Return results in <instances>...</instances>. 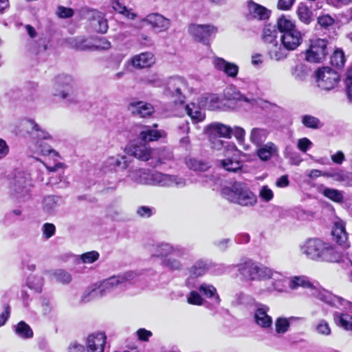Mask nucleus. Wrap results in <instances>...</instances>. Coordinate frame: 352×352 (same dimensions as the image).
I'll return each instance as SVG.
<instances>
[{"label":"nucleus","mask_w":352,"mask_h":352,"mask_svg":"<svg viewBox=\"0 0 352 352\" xmlns=\"http://www.w3.org/2000/svg\"><path fill=\"white\" fill-rule=\"evenodd\" d=\"M131 160L124 155L107 157L102 166L104 174L116 173L118 168L127 170L126 179L137 184L147 185L150 170L147 168L131 167Z\"/></svg>","instance_id":"1"},{"label":"nucleus","mask_w":352,"mask_h":352,"mask_svg":"<svg viewBox=\"0 0 352 352\" xmlns=\"http://www.w3.org/2000/svg\"><path fill=\"white\" fill-rule=\"evenodd\" d=\"M300 250L307 258L315 261L339 262L341 254L334 247L318 238H310L299 245Z\"/></svg>","instance_id":"2"},{"label":"nucleus","mask_w":352,"mask_h":352,"mask_svg":"<svg viewBox=\"0 0 352 352\" xmlns=\"http://www.w3.org/2000/svg\"><path fill=\"white\" fill-rule=\"evenodd\" d=\"M137 276V273L132 271L111 276L104 280L98 287L87 289L82 296V300L88 302L95 298L104 296L117 288L125 287L126 284L135 280Z\"/></svg>","instance_id":"3"},{"label":"nucleus","mask_w":352,"mask_h":352,"mask_svg":"<svg viewBox=\"0 0 352 352\" xmlns=\"http://www.w3.org/2000/svg\"><path fill=\"white\" fill-rule=\"evenodd\" d=\"M304 34L298 30L281 34V44L276 43L275 46L270 47L268 55L272 60L280 61L288 56L289 51L296 50L303 41Z\"/></svg>","instance_id":"4"},{"label":"nucleus","mask_w":352,"mask_h":352,"mask_svg":"<svg viewBox=\"0 0 352 352\" xmlns=\"http://www.w3.org/2000/svg\"><path fill=\"white\" fill-rule=\"evenodd\" d=\"M33 186L30 175L25 171L17 170L10 182L9 193L16 201H25L31 198Z\"/></svg>","instance_id":"5"},{"label":"nucleus","mask_w":352,"mask_h":352,"mask_svg":"<svg viewBox=\"0 0 352 352\" xmlns=\"http://www.w3.org/2000/svg\"><path fill=\"white\" fill-rule=\"evenodd\" d=\"M223 192L228 200L241 206H254L257 201L256 195L240 182H235L230 188L224 189Z\"/></svg>","instance_id":"6"},{"label":"nucleus","mask_w":352,"mask_h":352,"mask_svg":"<svg viewBox=\"0 0 352 352\" xmlns=\"http://www.w3.org/2000/svg\"><path fill=\"white\" fill-rule=\"evenodd\" d=\"M164 86V94L173 99L175 103H184L186 94L190 91L186 80L180 76L170 77Z\"/></svg>","instance_id":"7"},{"label":"nucleus","mask_w":352,"mask_h":352,"mask_svg":"<svg viewBox=\"0 0 352 352\" xmlns=\"http://www.w3.org/2000/svg\"><path fill=\"white\" fill-rule=\"evenodd\" d=\"M327 45L328 41L326 39H310L308 47L305 52V60L311 63H322L328 55Z\"/></svg>","instance_id":"8"},{"label":"nucleus","mask_w":352,"mask_h":352,"mask_svg":"<svg viewBox=\"0 0 352 352\" xmlns=\"http://www.w3.org/2000/svg\"><path fill=\"white\" fill-rule=\"evenodd\" d=\"M269 280V282L266 283L264 287L258 289V294L283 293L287 291L289 279L281 273L270 268L265 278V280Z\"/></svg>","instance_id":"9"},{"label":"nucleus","mask_w":352,"mask_h":352,"mask_svg":"<svg viewBox=\"0 0 352 352\" xmlns=\"http://www.w3.org/2000/svg\"><path fill=\"white\" fill-rule=\"evenodd\" d=\"M145 248L151 256L164 258L170 255L183 256L186 253L185 248L173 246L168 243H148Z\"/></svg>","instance_id":"10"},{"label":"nucleus","mask_w":352,"mask_h":352,"mask_svg":"<svg viewBox=\"0 0 352 352\" xmlns=\"http://www.w3.org/2000/svg\"><path fill=\"white\" fill-rule=\"evenodd\" d=\"M270 267L250 260L238 265V271L246 280H265Z\"/></svg>","instance_id":"11"},{"label":"nucleus","mask_w":352,"mask_h":352,"mask_svg":"<svg viewBox=\"0 0 352 352\" xmlns=\"http://www.w3.org/2000/svg\"><path fill=\"white\" fill-rule=\"evenodd\" d=\"M241 152L237 149L234 144H227L226 146L225 159L219 160L221 167L229 172L236 173L242 168V162L240 159Z\"/></svg>","instance_id":"12"},{"label":"nucleus","mask_w":352,"mask_h":352,"mask_svg":"<svg viewBox=\"0 0 352 352\" xmlns=\"http://www.w3.org/2000/svg\"><path fill=\"white\" fill-rule=\"evenodd\" d=\"M73 84L74 80L70 76L59 75L55 79L54 96H60L69 102H74L76 99L73 94Z\"/></svg>","instance_id":"13"},{"label":"nucleus","mask_w":352,"mask_h":352,"mask_svg":"<svg viewBox=\"0 0 352 352\" xmlns=\"http://www.w3.org/2000/svg\"><path fill=\"white\" fill-rule=\"evenodd\" d=\"M316 78L318 86L326 91L333 89L340 81L339 74L328 67L318 69L316 72Z\"/></svg>","instance_id":"14"},{"label":"nucleus","mask_w":352,"mask_h":352,"mask_svg":"<svg viewBox=\"0 0 352 352\" xmlns=\"http://www.w3.org/2000/svg\"><path fill=\"white\" fill-rule=\"evenodd\" d=\"M189 33L198 41L208 45L209 38L215 34L218 29L217 27L210 25L192 24L189 26Z\"/></svg>","instance_id":"15"},{"label":"nucleus","mask_w":352,"mask_h":352,"mask_svg":"<svg viewBox=\"0 0 352 352\" xmlns=\"http://www.w3.org/2000/svg\"><path fill=\"white\" fill-rule=\"evenodd\" d=\"M126 150L129 155L143 162L148 161L153 158L155 155V150L151 148L146 143L133 144L129 146Z\"/></svg>","instance_id":"16"},{"label":"nucleus","mask_w":352,"mask_h":352,"mask_svg":"<svg viewBox=\"0 0 352 352\" xmlns=\"http://www.w3.org/2000/svg\"><path fill=\"white\" fill-rule=\"evenodd\" d=\"M270 307L262 303H256L254 313L255 323L261 328H269L272 324V318L268 315Z\"/></svg>","instance_id":"17"},{"label":"nucleus","mask_w":352,"mask_h":352,"mask_svg":"<svg viewBox=\"0 0 352 352\" xmlns=\"http://www.w3.org/2000/svg\"><path fill=\"white\" fill-rule=\"evenodd\" d=\"M288 286L292 290H296L299 287L308 289L311 291V294L315 296L317 298L318 292L322 290L318 289L311 283L309 278L306 276H295L289 279Z\"/></svg>","instance_id":"18"},{"label":"nucleus","mask_w":352,"mask_h":352,"mask_svg":"<svg viewBox=\"0 0 352 352\" xmlns=\"http://www.w3.org/2000/svg\"><path fill=\"white\" fill-rule=\"evenodd\" d=\"M318 299L327 304L339 307H343L344 309L352 313V303L341 297L333 295L327 290H322L318 292Z\"/></svg>","instance_id":"19"},{"label":"nucleus","mask_w":352,"mask_h":352,"mask_svg":"<svg viewBox=\"0 0 352 352\" xmlns=\"http://www.w3.org/2000/svg\"><path fill=\"white\" fill-rule=\"evenodd\" d=\"M142 21L158 32H165L170 26V21L159 13L148 14Z\"/></svg>","instance_id":"20"},{"label":"nucleus","mask_w":352,"mask_h":352,"mask_svg":"<svg viewBox=\"0 0 352 352\" xmlns=\"http://www.w3.org/2000/svg\"><path fill=\"white\" fill-rule=\"evenodd\" d=\"M128 110L133 116L146 118L154 113L153 106L144 101H133L128 105Z\"/></svg>","instance_id":"21"},{"label":"nucleus","mask_w":352,"mask_h":352,"mask_svg":"<svg viewBox=\"0 0 352 352\" xmlns=\"http://www.w3.org/2000/svg\"><path fill=\"white\" fill-rule=\"evenodd\" d=\"M212 63L217 70L223 72L229 77L235 78L238 74L239 67L235 63L217 56L212 58Z\"/></svg>","instance_id":"22"},{"label":"nucleus","mask_w":352,"mask_h":352,"mask_svg":"<svg viewBox=\"0 0 352 352\" xmlns=\"http://www.w3.org/2000/svg\"><path fill=\"white\" fill-rule=\"evenodd\" d=\"M89 23L91 28L98 33L105 34L109 28L104 14L98 10L91 11Z\"/></svg>","instance_id":"23"},{"label":"nucleus","mask_w":352,"mask_h":352,"mask_svg":"<svg viewBox=\"0 0 352 352\" xmlns=\"http://www.w3.org/2000/svg\"><path fill=\"white\" fill-rule=\"evenodd\" d=\"M331 234L333 239L338 244L343 246L344 248H348L349 247V244L347 241L348 234L345 230V223L342 221L338 220L334 222Z\"/></svg>","instance_id":"24"},{"label":"nucleus","mask_w":352,"mask_h":352,"mask_svg":"<svg viewBox=\"0 0 352 352\" xmlns=\"http://www.w3.org/2000/svg\"><path fill=\"white\" fill-rule=\"evenodd\" d=\"M106 338L102 332L90 335L87 340V352H104Z\"/></svg>","instance_id":"25"},{"label":"nucleus","mask_w":352,"mask_h":352,"mask_svg":"<svg viewBox=\"0 0 352 352\" xmlns=\"http://www.w3.org/2000/svg\"><path fill=\"white\" fill-rule=\"evenodd\" d=\"M256 155L262 162H267L274 155H278V148L272 142L257 146Z\"/></svg>","instance_id":"26"},{"label":"nucleus","mask_w":352,"mask_h":352,"mask_svg":"<svg viewBox=\"0 0 352 352\" xmlns=\"http://www.w3.org/2000/svg\"><path fill=\"white\" fill-rule=\"evenodd\" d=\"M232 129L227 125L221 123L214 122L212 123L204 129L206 134H213L221 138H230L232 135Z\"/></svg>","instance_id":"27"},{"label":"nucleus","mask_w":352,"mask_h":352,"mask_svg":"<svg viewBox=\"0 0 352 352\" xmlns=\"http://www.w3.org/2000/svg\"><path fill=\"white\" fill-rule=\"evenodd\" d=\"M139 137L145 143L164 138L166 137V133L164 130H155L148 126H144L140 133Z\"/></svg>","instance_id":"28"},{"label":"nucleus","mask_w":352,"mask_h":352,"mask_svg":"<svg viewBox=\"0 0 352 352\" xmlns=\"http://www.w3.org/2000/svg\"><path fill=\"white\" fill-rule=\"evenodd\" d=\"M248 17L258 20H265L269 17L267 10L250 0L248 2Z\"/></svg>","instance_id":"29"},{"label":"nucleus","mask_w":352,"mask_h":352,"mask_svg":"<svg viewBox=\"0 0 352 352\" xmlns=\"http://www.w3.org/2000/svg\"><path fill=\"white\" fill-rule=\"evenodd\" d=\"M212 266V263L208 261H197L188 270L189 278H194L204 276Z\"/></svg>","instance_id":"30"},{"label":"nucleus","mask_w":352,"mask_h":352,"mask_svg":"<svg viewBox=\"0 0 352 352\" xmlns=\"http://www.w3.org/2000/svg\"><path fill=\"white\" fill-rule=\"evenodd\" d=\"M155 63V58L152 53L144 52L135 55L131 59V65L135 68H144L151 67Z\"/></svg>","instance_id":"31"},{"label":"nucleus","mask_w":352,"mask_h":352,"mask_svg":"<svg viewBox=\"0 0 352 352\" xmlns=\"http://www.w3.org/2000/svg\"><path fill=\"white\" fill-rule=\"evenodd\" d=\"M27 124L28 127L31 129L30 135L35 140V142L38 140L40 143H42L43 140H50L52 139L51 135L34 121L28 120Z\"/></svg>","instance_id":"32"},{"label":"nucleus","mask_w":352,"mask_h":352,"mask_svg":"<svg viewBox=\"0 0 352 352\" xmlns=\"http://www.w3.org/2000/svg\"><path fill=\"white\" fill-rule=\"evenodd\" d=\"M270 131L265 128L254 127L250 133V141L255 146H261L267 140Z\"/></svg>","instance_id":"33"},{"label":"nucleus","mask_w":352,"mask_h":352,"mask_svg":"<svg viewBox=\"0 0 352 352\" xmlns=\"http://www.w3.org/2000/svg\"><path fill=\"white\" fill-rule=\"evenodd\" d=\"M278 32L275 25L270 24L265 25L262 31L261 38L265 43L275 46L276 43H279L277 41Z\"/></svg>","instance_id":"34"},{"label":"nucleus","mask_w":352,"mask_h":352,"mask_svg":"<svg viewBox=\"0 0 352 352\" xmlns=\"http://www.w3.org/2000/svg\"><path fill=\"white\" fill-rule=\"evenodd\" d=\"M168 175L150 170L148 186L167 187Z\"/></svg>","instance_id":"35"},{"label":"nucleus","mask_w":352,"mask_h":352,"mask_svg":"<svg viewBox=\"0 0 352 352\" xmlns=\"http://www.w3.org/2000/svg\"><path fill=\"white\" fill-rule=\"evenodd\" d=\"M186 111L191 118L193 123L200 122L204 120L206 115L201 108L195 103H190L186 106Z\"/></svg>","instance_id":"36"},{"label":"nucleus","mask_w":352,"mask_h":352,"mask_svg":"<svg viewBox=\"0 0 352 352\" xmlns=\"http://www.w3.org/2000/svg\"><path fill=\"white\" fill-rule=\"evenodd\" d=\"M185 164L190 170L195 172H204L210 167V165L206 161L193 157H186Z\"/></svg>","instance_id":"37"},{"label":"nucleus","mask_w":352,"mask_h":352,"mask_svg":"<svg viewBox=\"0 0 352 352\" xmlns=\"http://www.w3.org/2000/svg\"><path fill=\"white\" fill-rule=\"evenodd\" d=\"M320 192L332 201L341 204L344 200V192L335 188L322 186Z\"/></svg>","instance_id":"38"},{"label":"nucleus","mask_w":352,"mask_h":352,"mask_svg":"<svg viewBox=\"0 0 352 352\" xmlns=\"http://www.w3.org/2000/svg\"><path fill=\"white\" fill-rule=\"evenodd\" d=\"M197 289L201 296H203L207 298H214L217 304L220 302V298L217 294V289L212 285L202 283L198 286Z\"/></svg>","instance_id":"39"},{"label":"nucleus","mask_w":352,"mask_h":352,"mask_svg":"<svg viewBox=\"0 0 352 352\" xmlns=\"http://www.w3.org/2000/svg\"><path fill=\"white\" fill-rule=\"evenodd\" d=\"M336 324L346 331H352V316L347 314L336 312L333 314Z\"/></svg>","instance_id":"40"},{"label":"nucleus","mask_w":352,"mask_h":352,"mask_svg":"<svg viewBox=\"0 0 352 352\" xmlns=\"http://www.w3.org/2000/svg\"><path fill=\"white\" fill-rule=\"evenodd\" d=\"M60 201V198L57 196L45 197L42 203L43 210L48 214H53L59 206Z\"/></svg>","instance_id":"41"},{"label":"nucleus","mask_w":352,"mask_h":352,"mask_svg":"<svg viewBox=\"0 0 352 352\" xmlns=\"http://www.w3.org/2000/svg\"><path fill=\"white\" fill-rule=\"evenodd\" d=\"M276 25L281 34L298 30L294 21L285 16H282L278 19Z\"/></svg>","instance_id":"42"},{"label":"nucleus","mask_w":352,"mask_h":352,"mask_svg":"<svg viewBox=\"0 0 352 352\" xmlns=\"http://www.w3.org/2000/svg\"><path fill=\"white\" fill-rule=\"evenodd\" d=\"M224 96L228 100L244 101L250 104H252L254 100L241 94L234 87L226 88L224 91Z\"/></svg>","instance_id":"43"},{"label":"nucleus","mask_w":352,"mask_h":352,"mask_svg":"<svg viewBox=\"0 0 352 352\" xmlns=\"http://www.w3.org/2000/svg\"><path fill=\"white\" fill-rule=\"evenodd\" d=\"M284 157L287 159L292 165L298 166L302 161L300 155L296 152L292 146H285L283 151Z\"/></svg>","instance_id":"44"},{"label":"nucleus","mask_w":352,"mask_h":352,"mask_svg":"<svg viewBox=\"0 0 352 352\" xmlns=\"http://www.w3.org/2000/svg\"><path fill=\"white\" fill-rule=\"evenodd\" d=\"M15 332L19 336L24 339H28L33 336L32 329L23 321H21L17 324Z\"/></svg>","instance_id":"45"},{"label":"nucleus","mask_w":352,"mask_h":352,"mask_svg":"<svg viewBox=\"0 0 352 352\" xmlns=\"http://www.w3.org/2000/svg\"><path fill=\"white\" fill-rule=\"evenodd\" d=\"M44 280L41 276H30L27 280L28 287L38 293L41 292Z\"/></svg>","instance_id":"46"},{"label":"nucleus","mask_w":352,"mask_h":352,"mask_svg":"<svg viewBox=\"0 0 352 352\" xmlns=\"http://www.w3.org/2000/svg\"><path fill=\"white\" fill-rule=\"evenodd\" d=\"M294 318L291 317L289 318H278L275 321V330L278 334H283L286 333L290 326V322L294 320Z\"/></svg>","instance_id":"47"},{"label":"nucleus","mask_w":352,"mask_h":352,"mask_svg":"<svg viewBox=\"0 0 352 352\" xmlns=\"http://www.w3.org/2000/svg\"><path fill=\"white\" fill-rule=\"evenodd\" d=\"M142 81L144 83L155 87H163L166 83V81H164L157 74H149L142 79Z\"/></svg>","instance_id":"48"},{"label":"nucleus","mask_w":352,"mask_h":352,"mask_svg":"<svg viewBox=\"0 0 352 352\" xmlns=\"http://www.w3.org/2000/svg\"><path fill=\"white\" fill-rule=\"evenodd\" d=\"M298 17L305 24H309L311 21V12L307 6L300 5L297 10Z\"/></svg>","instance_id":"49"},{"label":"nucleus","mask_w":352,"mask_h":352,"mask_svg":"<svg viewBox=\"0 0 352 352\" xmlns=\"http://www.w3.org/2000/svg\"><path fill=\"white\" fill-rule=\"evenodd\" d=\"M331 63L336 67L341 68L345 63V56L344 52L340 49L334 51L331 56Z\"/></svg>","instance_id":"50"},{"label":"nucleus","mask_w":352,"mask_h":352,"mask_svg":"<svg viewBox=\"0 0 352 352\" xmlns=\"http://www.w3.org/2000/svg\"><path fill=\"white\" fill-rule=\"evenodd\" d=\"M209 138L210 147L212 149L219 151L224 148V153H226V146L227 144H231L230 142L223 141L220 139L221 137L217 136L213 134H207Z\"/></svg>","instance_id":"51"},{"label":"nucleus","mask_w":352,"mask_h":352,"mask_svg":"<svg viewBox=\"0 0 352 352\" xmlns=\"http://www.w3.org/2000/svg\"><path fill=\"white\" fill-rule=\"evenodd\" d=\"M302 123L307 128L316 129L322 126L320 120L310 115H305L301 118Z\"/></svg>","instance_id":"52"},{"label":"nucleus","mask_w":352,"mask_h":352,"mask_svg":"<svg viewBox=\"0 0 352 352\" xmlns=\"http://www.w3.org/2000/svg\"><path fill=\"white\" fill-rule=\"evenodd\" d=\"M34 150L36 153L42 155H47L51 153H56L55 151H54L47 143H40L38 140L36 142Z\"/></svg>","instance_id":"53"},{"label":"nucleus","mask_w":352,"mask_h":352,"mask_svg":"<svg viewBox=\"0 0 352 352\" xmlns=\"http://www.w3.org/2000/svg\"><path fill=\"white\" fill-rule=\"evenodd\" d=\"M162 264L164 267L170 270H179L182 267V264L179 260L175 258L172 256L166 257L162 261Z\"/></svg>","instance_id":"54"},{"label":"nucleus","mask_w":352,"mask_h":352,"mask_svg":"<svg viewBox=\"0 0 352 352\" xmlns=\"http://www.w3.org/2000/svg\"><path fill=\"white\" fill-rule=\"evenodd\" d=\"M52 276L57 281L63 284L69 283L72 280L71 275L63 270L59 269L54 270L52 272Z\"/></svg>","instance_id":"55"},{"label":"nucleus","mask_w":352,"mask_h":352,"mask_svg":"<svg viewBox=\"0 0 352 352\" xmlns=\"http://www.w3.org/2000/svg\"><path fill=\"white\" fill-rule=\"evenodd\" d=\"M186 186V180L179 176L174 175H168L167 187L176 186L183 188Z\"/></svg>","instance_id":"56"},{"label":"nucleus","mask_w":352,"mask_h":352,"mask_svg":"<svg viewBox=\"0 0 352 352\" xmlns=\"http://www.w3.org/2000/svg\"><path fill=\"white\" fill-rule=\"evenodd\" d=\"M187 302L193 305H202L204 302V299L202 298L199 291H191L188 297Z\"/></svg>","instance_id":"57"},{"label":"nucleus","mask_w":352,"mask_h":352,"mask_svg":"<svg viewBox=\"0 0 352 352\" xmlns=\"http://www.w3.org/2000/svg\"><path fill=\"white\" fill-rule=\"evenodd\" d=\"M70 45L72 47L81 50H86L91 48V46L86 44V39L84 37L72 38L70 41Z\"/></svg>","instance_id":"58"},{"label":"nucleus","mask_w":352,"mask_h":352,"mask_svg":"<svg viewBox=\"0 0 352 352\" xmlns=\"http://www.w3.org/2000/svg\"><path fill=\"white\" fill-rule=\"evenodd\" d=\"M316 331L318 333L322 336H329L331 333V328L328 322L324 320H320L316 327Z\"/></svg>","instance_id":"59"},{"label":"nucleus","mask_w":352,"mask_h":352,"mask_svg":"<svg viewBox=\"0 0 352 352\" xmlns=\"http://www.w3.org/2000/svg\"><path fill=\"white\" fill-rule=\"evenodd\" d=\"M43 237L49 239L52 237L56 232V227L53 223H45L42 226Z\"/></svg>","instance_id":"60"},{"label":"nucleus","mask_w":352,"mask_h":352,"mask_svg":"<svg viewBox=\"0 0 352 352\" xmlns=\"http://www.w3.org/2000/svg\"><path fill=\"white\" fill-rule=\"evenodd\" d=\"M317 21L322 28H327L334 23L335 19L331 15L327 14L319 16Z\"/></svg>","instance_id":"61"},{"label":"nucleus","mask_w":352,"mask_h":352,"mask_svg":"<svg viewBox=\"0 0 352 352\" xmlns=\"http://www.w3.org/2000/svg\"><path fill=\"white\" fill-rule=\"evenodd\" d=\"M99 258V253L96 251H91L82 254L80 256V259L84 263H93Z\"/></svg>","instance_id":"62"},{"label":"nucleus","mask_w":352,"mask_h":352,"mask_svg":"<svg viewBox=\"0 0 352 352\" xmlns=\"http://www.w3.org/2000/svg\"><path fill=\"white\" fill-rule=\"evenodd\" d=\"M259 196L263 201L268 202L273 199L274 193L267 186H263L260 189Z\"/></svg>","instance_id":"63"},{"label":"nucleus","mask_w":352,"mask_h":352,"mask_svg":"<svg viewBox=\"0 0 352 352\" xmlns=\"http://www.w3.org/2000/svg\"><path fill=\"white\" fill-rule=\"evenodd\" d=\"M313 145V143L307 138L298 140L297 148L302 153H306Z\"/></svg>","instance_id":"64"}]
</instances>
